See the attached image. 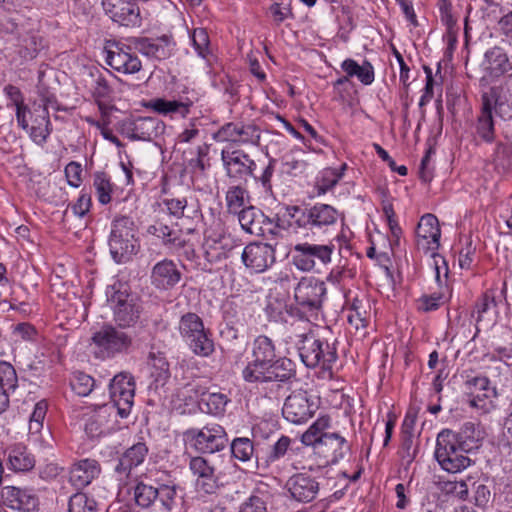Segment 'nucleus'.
<instances>
[{
    "label": "nucleus",
    "mask_w": 512,
    "mask_h": 512,
    "mask_svg": "<svg viewBox=\"0 0 512 512\" xmlns=\"http://www.w3.org/2000/svg\"><path fill=\"white\" fill-rule=\"evenodd\" d=\"M221 160L226 175L233 181H245L247 176L254 175L258 166L243 150L231 147L222 150Z\"/></svg>",
    "instance_id": "nucleus-14"
},
{
    "label": "nucleus",
    "mask_w": 512,
    "mask_h": 512,
    "mask_svg": "<svg viewBox=\"0 0 512 512\" xmlns=\"http://www.w3.org/2000/svg\"><path fill=\"white\" fill-rule=\"evenodd\" d=\"M325 294L324 281L314 276H302L294 287V301L303 312L319 310Z\"/></svg>",
    "instance_id": "nucleus-9"
},
{
    "label": "nucleus",
    "mask_w": 512,
    "mask_h": 512,
    "mask_svg": "<svg viewBox=\"0 0 512 512\" xmlns=\"http://www.w3.org/2000/svg\"><path fill=\"white\" fill-rule=\"evenodd\" d=\"M464 388L471 407L482 413H489L496 407L497 390L486 376H467Z\"/></svg>",
    "instance_id": "nucleus-8"
},
{
    "label": "nucleus",
    "mask_w": 512,
    "mask_h": 512,
    "mask_svg": "<svg viewBox=\"0 0 512 512\" xmlns=\"http://www.w3.org/2000/svg\"><path fill=\"white\" fill-rule=\"evenodd\" d=\"M276 160L269 159L266 164L263 165L260 174L254 171V175H250L256 183H259L266 193H272V177L275 172Z\"/></svg>",
    "instance_id": "nucleus-58"
},
{
    "label": "nucleus",
    "mask_w": 512,
    "mask_h": 512,
    "mask_svg": "<svg viewBox=\"0 0 512 512\" xmlns=\"http://www.w3.org/2000/svg\"><path fill=\"white\" fill-rule=\"evenodd\" d=\"M135 225L127 216L114 219L109 237V248L117 263L126 262L136 253Z\"/></svg>",
    "instance_id": "nucleus-7"
},
{
    "label": "nucleus",
    "mask_w": 512,
    "mask_h": 512,
    "mask_svg": "<svg viewBox=\"0 0 512 512\" xmlns=\"http://www.w3.org/2000/svg\"><path fill=\"white\" fill-rule=\"evenodd\" d=\"M178 331L195 355L209 357L214 352L211 333L196 313L188 312L182 315L178 323Z\"/></svg>",
    "instance_id": "nucleus-5"
},
{
    "label": "nucleus",
    "mask_w": 512,
    "mask_h": 512,
    "mask_svg": "<svg viewBox=\"0 0 512 512\" xmlns=\"http://www.w3.org/2000/svg\"><path fill=\"white\" fill-rule=\"evenodd\" d=\"M105 13L116 23L126 27H139V7L131 0H102Z\"/></svg>",
    "instance_id": "nucleus-19"
},
{
    "label": "nucleus",
    "mask_w": 512,
    "mask_h": 512,
    "mask_svg": "<svg viewBox=\"0 0 512 512\" xmlns=\"http://www.w3.org/2000/svg\"><path fill=\"white\" fill-rule=\"evenodd\" d=\"M0 387L10 394L18 387V377L14 367L6 361H0Z\"/></svg>",
    "instance_id": "nucleus-55"
},
{
    "label": "nucleus",
    "mask_w": 512,
    "mask_h": 512,
    "mask_svg": "<svg viewBox=\"0 0 512 512\" xmlns=\"http://www.w3.org/2000/svg\"><path fill=\"white\" fill-rule=\"evenodd\" d=\"M346 164H343L339 169L328 168L325 169L322 175V187L324 191L332 189L342 178Z\"/></svg>",
    "instance_id": "nucleus-63"
},
{
    "label": "nucleus",
    "mask_w": 512,
    "mask_h": 512,
    "mask_svg": "<svg viewBox=\"0 0 512 512\" xmlns=\"http://www.w3.org/2000/svg\"><path fill=\"white\" fill-rule=\"evenodd\" d=\"M455 435L458 439V443L468 452L478 448L484 437L483 431L479 425L472 422L464 423L460 431L455 433Z\"/></svg>",
    "instance_id": "nucleus-42"
},
{
    "label": "nucleus",
    "mask_w": 512,
    "mask_h": 512,
    "mask_svg": "<svg viewBox=\"0 0 512 512\" xmlns=\"http://www.w3.org/2000/svg\"><path fill=\"white\" fill-rule=\"evenodd\" d=\"M240 248L239 240L231 235L221 234L217 238L208 236L205 243V259L210 263H219L239 255Z\"/></svg>",
    "instance_id": "nucleus-25"
},
{
    "label": "nucleus",
    "mask_w": 512,
    "mask_h": 512,
    "mask_svg": "<svg viewBox=\"0 0 512 512\" xmlns=\"http://www.w3.org/2000/svg\"><path fill=\"white\" fill-rule=\"evenodd\" d=\"M268 14L276 26L281 25L287 19L294 18L290 4H282L278 2H274L269 6Z\"/></svg>",
    "instance_id": "nucleus-59"
},
{
    "label": "nucleus",
    "mask_w": 512,
    "mask_h": 512,
    "mask_svg": "<svg viewBox=\"0 0 512 512\" xmlns=\"http://www.w3.org/2000/svg\"><path fill=\"white\" fill-rule=\"evenodd\" d=\"M350 446L346 439L338 433H331L324 436L315 447L313 452L320 459V466L337 464L349 452Z\"/></svg>",
    "instance_id": "nucleus-18"
},
{
    "label": "nucleus",
    "mask_w": 512,
    "mask_h": 512,
    "mask_svg": "<svg viewBox=\"0 0 512 512\" xmlns=\"http://www.w3.org/2000/svg\"><path fill=\"white\" fill-rule=\"evenodd\" d=\"M73 391L79 396H87L93 390L94 379L85 373H77L71 381Z\"/></svg>",
    "instance_id": "nucleus-60"
},
{
    "label": "nucleus",
    "mask_w": 512,
    "mask_h": 512,
    "mask_svg": "<svg viewBox=\"0 0 512 512\" xmlns=\"http://www.w3.org/2000/svg\"><path fill=\"white\" fill-rule=\"evenodd\" d=\"M148 454V447L143 442H138L128 448L119 458V462L115 467V472L119 475L120 480L127 478L132 469L140 466Z\"/></svg>",
    "instance_id": "nucleus-32"
},
{
    "label": "nucleus",
    "mask_w": 512,
    "mask_h": 512,
    "mask_svg": "<svg viewBox=\"0 0 512 512\" xmlns=\"http://www.w3.org/2000/svg\"><path fill=\"white\" fill-rule=\"evenodd\" d=\"M184 441L202 454H213L225 449L228 436L223 426L211 423L202 428H190L183 433Z\"/></svg>",
    "instance_id": "nucleus-6"
},
{
    "label": "nucleus",
    "mask_w": 512,
    "mask_h": 512,
    "mask_svg": "<svg viewBox=\"0 0 512 512\" xmlns=\"http://www.w3.org/2000/svg\"><path fill=\"white\" fill-rule=\"evenodd\" d=\"M239 512H267L266 503L261 497L252 495L240 506Z\"/></svg>",
    "instance_id": "nucleus-64"
},
{
    "label": "nucleus",
    "mask_w": 512,
    "mask_h": 512,
    "mask_svg": "<svg viewBox=\"0 0 512 512\" xmlns=\"http://www.w3.org/2000/svg\"><path fill=\"white\" fill-rule=\"evenodd\" d=\"M68 512H96V502L84 493H75L69 499Z\"/></svg>",
    "instance_id": "nucleus-57"
},
{
    "label": "nucleus",
    "mask_w": 512,
    "mask_h": 512,
    "mask_svg": "<svg viewBox=\"0 0 512 512\" xmlns=\"http://www.w3.org/2000/svg\"><path fill=\"white\" fill-rule=\"evenodd\" d=\"M339 216V211L332 205L316 203L301 210L295 224L304 230L307 228L326 230L337 223Z\"/></svg>",
    "instance_id": "nucleus-13"
},
{
    "label": "nucleus",
    "mask_w": 512,
    "mask_h": 512,
    "mask_svg": "<svg viewBox=\"0 0 512 512\" xmlns=\"http://www.w3.org/2000/svg\"><path fill=\"white\" fill-rule=\"evenodd\" d=\"M476 131L478 136L485 142L491 143L495 139V128L493 114L481 108L477 119Z\"/></svg>",
    "instance_id": "nucleus-48"
},
{
    "label": "nucleus",
    "mask_w": 512,
    "mask_h": 512,
    "mask_svg": "<svg viewBox=\"0 0 512 512\" xmlns=\"http://www.w3.org/2000/svg\"><path fill=\"white\" fill-rule=\"evenodd\" d=\"M309 234L298 237L291 248V264L300 272L309 273L318 270V266H328L332 262L335 244L329 241L325 244L310 242Z\"/></svg>",
    "instance_id": "nucleus-1"
},
{
    "label": "nucleus",
    "mask_w": 512,
    "mask_h": 512,
    "mask_svg": "<svg viewBox=\"0 0 512 512\" xmlns=\"http://www.w3.org/2000/svg\"><path fill=\"white\" fill-rule=\"evenodd\" d=\"M143 106L163 116H172L174 114H179L182 118H185L190 112L192 102L166 100L164 98H153L145 102Z\"/></svg>",
    "instance_id": "nucleus-35"
},
{
    "label": "nucleus",
    "mask_w": 512,
    "mask_h": 512,
    "mask_svg": "<svg viewBox=\"0 0 512 512\" xmlns=\"http://www.w3.org/2000/svg\"><path fill=\"white\" fill-rule=\"evenodd\" d=\"M285 488L295 501L309 503L316 499L320 490V483L309 473L300 472L288 478Z\"/></svg>",
    "instance_id": "nucleus-20"
},
{
    "label": "nucleus",
    "mask_w": 512,
    "mask_h": 512,
    "mask_svg": "<svg viewBox=\"0 0 512 512\" xmlns=\"http://www.w3.org/2000/svg\"><path fill=\"white\" fill-rule=\"evenodd\" d=\"M4 458L8 469L14 472L30 471L36 464L34 455L22 443L8 445L4 450Z\"/></svg>",
    "instance_id": "nucleus-29"
},
{
    "label": "nucleus",
    "mask_w": 512,
    "mask_h": 512,
    "mask_svg": "<svg viewBox=\"0 0 512 512\" xmlns=\"http://www.w3.org/2000/svg\"><path fill=\"white\" fill-rule=\"evenodd\" d=\"M441 230L436 216L425 214L421 217L416 229L418 249L434 255L440 246Z\"/></svg>",
    "instance_id": "nucleus-23"
},
{
    "label": "nucleus",
    "mask_w": 512,
    "mask_h": 512,
    "mask_svg": "<svg viewBox=\"0 0 512 512\" xmlns=\"http://www.w3.org/2000/svg\"><path fill=\"white\" fill-rule=\"evenodd\" d=\"M292 439L286 435H281L267 450L266 455L258 460V466L270 467L277 463L292 451Z\"/></svg>",
    "instance_id": "nucleus-41"
},
{
    "label": "nucleus",
    "mask_w": 512,
    "mask_h": 512,
    "mask_svg": "<svg viewBox=\"0 0 512 512\" xmlns=\"http://www.w3.org/2000/svg\"><path fill=\"white\" fill-rule=\"evenodd\" d=\"M482 67L491 77H499L512 71V63L500 47H493L486 51Z\"/></svg>",
    "instance_id": "nucleus-34"
},
{
    "label": "nucleus",
    "mask_w": 512,
    "mask_h": 512,
    "mask_svg": "<svg viewBox=\"0 0 512 512\" xmlns=\"http://www.w3.org/2000/svg\"><path fill=\"white\" fill-rule=\"evenodd\" d=\"M238 221L241 228L251 235L262 236L264 229L262 223L264 222V214L254 206H247L237 214Z\"/></svg>",
    "instance_id": "nucleus-36"
},
{
    "label": "nucleus",
    "mask_w": 512,
    "mask_h": 512,
    "mask_svg": "<svg viewBox=\"0 0 512 512\" xmlns=\"http://www.w3.org/2000/svg\"><path fill=\"white\" fill-rule=\"evenodd\" d=\"M51 433L45 431L43 433V422L29 421L28 441L40 448L51 446Z\"/></svg>",
    "instance_id": "nucleus-54"
},
{
    "label": "nucleus",
    "mask_w": 512,
    "mask_h": 512,
    "mask_svg": "<svg viewBox=\"0 0 512 512\" xmlns=\"http://www.w3.org/2000/svg\"><path fill=\"white\" fill-rule=\"evenodd\" d=\"M441 490L445 494L453 495L462 500H465L469 494L468 485L464 480L445 481L442 483Z\"/></svg>",
    "instance_id": "nucleus-62"
},
{
    "label": "nucleus",
    "mask_w": 512,
    "mask_h": 512,
    "mask_svg": "<svg viewBox=\"0 0 512 512\" xmlns=\"http://www.w3.org/2000/svg\"><path fill=\"white\" fill-rule=\"evenodd\" d=\"M164 124L156 117L127 119L121 125L122 133L131 140L151 141L164 131Z\"/></svg>",
    "instance_id": "nucleus-17"
},
{
    "label": "nucleus",
    "mask_w": 512,
    "mask_h": 512,
    "mask_svg": "<svg viewBox=\"0 0 512 512\" xmlns=\"http://www.w3.org/2000/svg\"><path fill=\"white\" fill-rule=\"evenodd\" d=\"M147 232L159 238L163 245L170 248L178 249L185 245V239L182 237L181 231L162 222H155L150 225Z\"/></svg>",
    "instance_id": "nucleus-37"
},
{
    "label": "nucleus",
    "mask_w": 512,
    "mask_h": 512,
    "mask_svg": "<svg viewBox=\"0 0 512 512\" xmlns=\"http://www.w3.org/2000/svg\"><path fill=\"white\" fill-rule=\"evenodd\" d=\"M90 75L94 79L91 88L92 97L94 99H111L114 90L107 78L99 71H91Z\"/></svg>",
    "instance_id": "nucleus-50"
},
{
    "label": "nucleus",
    "mask_w": 512,
    "mask_h": 512,
    "mask_svg": "<svg viewBox=\"0 0 512 512\" xmlns=\"http://www.w3.org/2000/svg\"><path fill=\"white\" fill-rule=\"evenodd\" d=\"M50 125L51 122L47 108L43 106L39 119H35V124H33L29 130L31 139L36 144L43 145L51 133Z\"/></svg>",
    "instance_id": "nucleus-45"
},
{
    "label": "nucleus",
    "mask_w": 512,
    "mask_h": 512,
    "mask_svg": "<svg viewBox=\"0 0 512 512\" xmlns=\"http://www.w3.org/2000/svg\"><path fill=\"white\" fill-rule=\"evenodd\" d=\"M105 61L112 69L123 74H134L141 70L140 59L131 48L119 42H109L105 47Z\"/></svg>",
    "instance_id": "nucleus-15"
},
{
    "label": "nucleus",
    "mask_w": 512,
    "mask_h": 512,
    "mask_svg": "<svg viewBox=\"0 0 512 512\" xmlns=\"http://www.w3.org/2000/svg\"><path fill=\"white\" fill-rule=\"evenodd\" d=\"M181 278V270L171 259H162L151 269L150 282L157 290H171L181 281Z\"/></svg>",
    "instance_id": "nucleus-26"
},
{
    "label": "nucleus",
    "mask_w": 512,
    "mask_h": 512,
    "mask_svg": "<svg viewBox=\"0 0 512 512\" xmlns=\"http://www.w3.org/2000/svg\"><path fill=\"white\" fill-rule=\"evenodd\" d=\"M248 197L247 191L240 185L231 186L226 192V205L230 214H237L245 209V200Z\"/></svg>",
    "instance_id": "nucleus-47"
},
{
    "label": "nucleus",
    "mask_w": 512,
    "mask_h": 512,
    "mask_svg": "<svg viewBox=\"0 0 512 512\" xmlns=\"http://www.w3.org/2000/svg\"><path fill=\"white\" fill-rule=\"evenodd\" d=\"M241 259L246 268L261 273L275 262V250L266 243H250L242 250Z\"/></svg>",
    "instance_id": "nucleus-22"
},
{
    "label": "nucleus",
    "mask_w": 512,
    "mask_h": 512,
    "mask_svg": "<svg viewBox=\"0 0 512 512\" xmlns=\"http://www.w3.org/2000/svg\"><path fill=\"white\" fill-rule=\"evenodd\" d=\"M157 499L159 500L165 512L172 511L177 505V490L176 485L161 484L156 487Z\"/></svg>",
    "instance_id": "nucleus-53"
},
{
    "label": "nucleus",
    "mask_w": 512,
    "mask_h": 512,
    "mask_svg": "<svg viewBox=\"0 0 512 512\" xmlns=\"http://www.w3.org/2000/svg\"><path fill=\"white\" fill-rule=\"evenodd\" d=\"M493 307H496L495 292L493 290H486L475 302L471 311V318L475 320L476 332L473 339L480 331L478 325L484 320L485 314Z\"/></svg>",
    "instance_id": "nucleus-44"
},
{
    "label": "nucleus",
    "mask_w": 512,
    "mask_h": 512,
    "mask_svg": "<svg viewBox=\"0 0 512 512\" xmlns=\"http://www.w3.org/2000/svg\"><path fill=\"white\" fill-rule=\"evenodd\" d=\"M349 324L356 330L365 329L371 320V306L367 299H354L347 316Z\"/></svg>",
    "instance_id": "nucleus-39"
},
{
    "label": "nucleus",
    "mask_w": 512,
    "mask_h": 512,
    "mask_svg": "<svg viewBox=\"0 0 512 512\" xmlns=\"http://www.w3.org/2000/svg\"><path fill=\"white\" fill-rule=\"evenodd\" d=\"M93 186L96 191L98 201L105 205L111 201L113 185L109 177L104 172H98L94 175Z\"/></svg>",
    "instance_id": "nucleus-49"
},
{
    "label": "nucleus",
    "mask_w": 512,
    "mask_h": 512,
    "mask_svg": "<svg viewBox=\"0 0 512 512\" xmlns=\"http://www.w3.org/2000/svg\"><path fill=\"white\" fill-rule=\"evenodd\" d=\"M231 452L236 459L249 461L254 453L253 442L246 437L236 438L231 443Z\"/></svg>",
    "instance_id": "nucleus-56"
},
{
    "label": "nucleus",
    "mask_w": 512,
    "mask_h": 512,
    "mask_svg": "<svg viewBox=\"0 0 512 512\" xmlns=\"http://www.w3.org/2000/svg\"><path fill=\"white\" fill-rule=\"evenodd\" d=\"M191 40L197 54L200 57L205 58L209 53L210 44L207 31L203 28L194 29Z\"/></svg>",
    "instance_id": "nucleus-61"
},
{
    "label": "nucleus",
    "mask_w": 512,
    "mask_h": 512,
    "mask_svg": "<svg viewBox=\"0 0 512 512\" xmlns=\"http://www.w3.org/2000/svg\"><path fill=\"white\" fill-rule=\"evenodd\" d=\"M298 338L296 345L305 366L320 367L331 373L338 359L335 342L330 343L324 338L316 337L313 333L301 334Z\"/></svg>",
    "instance_id": "nucleus-2"
},
{
    "label": "nucleus",
    "mask_w": 512,
    "mask_h": 512,
    "mask_svg": "<svg viewBox=\"0 0 512 512\" xmlns=\"http://www.w3.org/2000/svg\"><path fill=\"white\" fill-rule=\"evenodd\" d=\"M150 376L155 388L163 387L170 378L169 363L161 352H150L148 356Z\"/></svg>",
    "instance_id": "nucleus-38"
},
{
    "label": "nucleus",
    "mask_w": 512,
    "mask_h": 512,
    "mask_svg": "<svg viewBox=\"0 0 512 512\" xmlns=\"http://www.w3.org/2000/svg\"><path fill=\"white\" fill-rule=\"evenodd\" d=\"M101 473V466L95 459L85 458L72 464L69 469V483L76 489H83Z\"/></svg>",
    "instance_id": "nucleus-27"
},
{
    "label": "nucleus",
    "mask_w": 512,
    "mask_h": 512,
    "mask_svg": "<svg viewBox=\"0 0 512 512\" xmlns=\"http://www.w3.org/2000/svg\"><path fill=\"white\" fill-rule=\"evenodd\" d=\"M92 341L97 347L96 354L103 359L127 350L132 343L131 337L127 333L111 325H105L95 332Z\"/></svg>",
    "instance_id": "nucleus-11"
},
{
    "label": "nucleus",
    "mask_w": 512,
    "mask_h": 512,
    "mask_svg": "<svg viewBox=\"0 0 512 512\" xmlns=\"http://www.w3.org/2000/svg\"><path fill=\"white\" fill-rule=\"evenodd\" d=\"M482 109L495 113L502 119L512 117V102L508 89L503 85L489 86L481 93Z\"/></svg>",
    "instance_id": "nucleus-21"
},
{
    "label": "nucleus",
    "mask_w": 512,
    "mask_h": 512,
    "mask_svg": "<svg viewBox=\"0 0 512 512\" xmlns=\"http://www.w3.org/2000/svg\"><path fill=\"white\" fill-rule=\"evenodd\" d=\"M341 68L348 77H357L363 85H370L374 82V67L369 61H364L360 65L354 59L348 58L341 63Z\"/></svg>",
    "instance_id": "nucleus-40"
},
{
    "label": "nucleus",
    "mask_w": 512,
    "mask_h": 512,
    "mask_svg": "<svg viewBox=\"0 0 512 512\" xmlns=\"http://www.w3.org/2000/svg\"><path fill=\"white\" fill-rule=\"evenodd\" d=\"M468 451L458 443V439L451 430H442L436 439L434 457L440 467L449 473H459L472 464L466 455Z\"/></svg>",
    "instance_id": "nucleus-3"
},
{
    "label": "nucleus",
    "mask_w": 512,
    "mask_h": 512,
    "mask_svg": "<svg viewBox=\"0 0 512 512\" xmlns=\"http://www.w3.org/2000/svg\"><path fill=\"white\" fill-rule=\"evenodd\" d=\"M135 503L142 508L150 507L157 500L156 487L139 482L134 487Z\"/></svg>",
    "instance_id": "nucleus-51"
},
{
    "label": "nucleus",
    "mask_w": 512,
    "mask_h": 512,
    "mask_svg": "<svg viewBox=\"0 0 512 512\" xmlns=\"http://www.w3.org/2000/svg\"><path fill=\"white\" fill-rule=\"evenodd\" d=\"M117 414L115 406L103 404L87 414L85 431L90 437H98L108 429L111 417Z\"/></svg>",
    "instance_id": "nucleus-31"
},
{
    "label": "nucleus",
    "mask_w": 512,
    "mask_h": 512,
    "mask_svg": "<svg viewBox=\"0 0 512 512\" xmlns=\"http://www.w3.org/2000/svg\"><path fill=\"white\" fill-rule=\"evenodd\" d=\"M250 355V359L273 364L281 363V361H292L287 357H277L276 345L266 335H259L253 340Z\"/></svg>",
    "instance_id": "nucleus-33"
},
{
    "label": "nucleus",
    "mask_w": 512,
    "mask_h": 512,
    "mask_svg": "<svg viewBox=\"0 0 512 512\" xmlns=\"http://www.w3.org/2000/svg\"><path fill=\"white\" fill-rule=\"evenodd\" d=\"M202 402L206 406L207 413L220 416L225 413L226 406L230 402V399L225 393L210 392L203 395Z\"/></svg>",
    "instance_id": "nucleus-46"
},
{
    "label": "nucleus",
    "mask_w": 512,
    "mask_h": 512,
    "mask_svg": "<svg viewBox=\"0 0 512 512\" xmlns=\"http://www.w3.org/2000/svg\"><path fill=\"white\" fill-rule=\"evenodd\" d=\"M282 414L287 421L301 424L313 416L314 404L310 403L306 392L295 391L286 398Z\"/></svg>",
    "instance_id": "nucleus-24"
},
{
    "label": "nucleus",
    "mask_w": 512,
    "mask_h": 512,
    "mask_svg": "<svg viewBox=\"0 0 512 512\" xmlns=\"http://www.w3.org/2000/svg\"><path fill=\"white\" fill-rule=\"evenodd\" d=\"M136 47L147 57L163 60L173 54L175 42L170 36L163 35L155 39L142 38L137 41Z\"/></svg>",
    "instance_id": "nucleus-30"
},
{
    "label": "nucleus",
    "mask_w": 512,
    "mask_h": 512,
    "mask_svg": "<svg viewBox=\"0 0 512 512\" xmlns=\"http://www.w3.org/2000/svg\"><path fill=\"white\" fill-rule=\"evenodd\" d=\"M111 403L117 415L127 418L131 412L135 396V381L131 374L121 372L113 377L109 385Z\"/></svg>",
    "instance_id": "nucleus-10"
},
{
    "label": "nucleus",
    "mask_w": 512,
    "mask_h": 512,
    "mask_svg": "<svg viewBox=\"0 0 512 512\" xmlns=\"http://www.w3.org/2000/svg\"><path fill=\"white\" fill-rule=\"evenodd\" d=\"M296 375L293 361H281L273 364L257 360H248L242 369L241 376L246 383L260 385L272 382H286Z\"/></svg>",
    "instance_id": "nucleus-4"
},
{
    "label": "nucleus",
    "mask_w": 512,
    "mask_h": 512,
    "mask_svg": "<svg viewBox=\"0 0 512 512\" xmlns=\"http://www.w3.org/2000/svg\"><path fill=\"white\" fill-rule=\"evenodd\" d=\"M1 495L4 503L13 510L32 512L38 506L37 496L29 489L6 486Z\"/></svg>",
    "instance_id": "nucleus-28"
},
{
    "label": "nucleus",
    "mask_w": 512,
    "mask_h": 512,
    "mask_svg": "<svg viewBox=\"0 0 512 512\" xmlns=\"http://www.w3.org/2000/svg\"><path fill=\"white\" fill-rule=\"evenodd\" d=\"M260 137V129L256 125L239 123L235 143L258 146L260 144Z\"/></svg>",
    "instance_id": "nucleus-52"
},
{
    "label": "nucleus",
    "mask_w": 512,
    "mask_h": 512,
    "mask_svg": "<svg viewBox=\"0 0 512 512\" xmlns=\"http://www.w3.org/2000/svg\"><path fill=\"white\" fill-rule=\"evenodd\" d=\"M331 425V419L327 415L318 417L310 427L302 434L301 442L306 446L315 447L316 444L324 438L329 436L326 430Z\"/></svg>",
    "instance_id": "nucleus-43"
},
{
    "label": "nucleus",
    "mask_w": 512,
    "mask_h": 512,
    "mask_svg": "<svg viewBox=\"0 0 512 512\" xmlns=\"http://www.w3.org/2000/svg\"><path fill=\"white\" fill-rule=\"evenodd\" d=\"M189 469L195 477V485L205 494H213L220 486V477L217 468L202 456L191 457Z\"/></svg>",
    "instance_id": "nucleus-16"
},
{
    "label": "nucleus",
    "mask_w": 512,
    "mask_h": 512,
    "mask_svg": "<svg viewBox=\"0 0 512 512\" xmlns=\"http://www.w3.org/2000/svg\"><path fill=\"white\" fill-rule=\"evenodd\" d=\"M108 302L113 310L114 320L120 327L134 325L140 315V305L137 299L126 291L115 290L107 292Z\"/></svg>",
    "instance_id": "nucleus-12"
}]
</instances>
